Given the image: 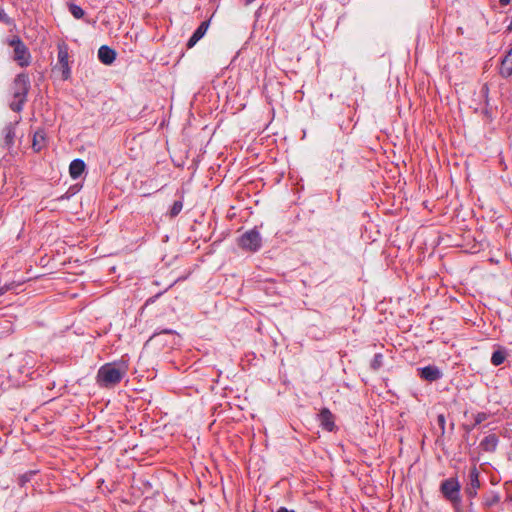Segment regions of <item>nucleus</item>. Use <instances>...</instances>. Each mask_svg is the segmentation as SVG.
<instances>
[{"label": "nucleus", "instance_id": "nucleus-20", "mask_svg": "<svg viewBox=\"0 0 512 512\" xmlns=\"http://www.w3.org/2000/svg\"><path fill=\"white\" fill-rule=\"evenodd\" d=\"M182 208H183V202L180 200L175 201L170 209V212H169L170 216L171 217L177 216L181 212Z\"/></svg>", "mask_w": 512, "mask_h": 512}, {"label": "nucleus", "instance_id": "nucleus-6", "mask_svg": "<svg viewBox=\"0 0 512 512\" xmlns=\"http://www.w3.org/2000/svg\"><path fill=\"white\" fill-rule=\"evenodd\" d=\"M440 490L444 497L451 502H458L460 500V484L455 478H449L441 483Z\"/></svg>", "mask_w": 512, "mask_h": 512}, {"label": "nucleus", "instance_id": "nucleus-28", "mask_svg": "<svg viewBox=\"0 0 512 512\" xmlns=\"http://www.w3.org/2000/svg\"><path fill=\"white\" fill-rule=\"evenodd\" d=\"M255 0H246V4H251L252 2H254Z\"/></svg>", "mask_w": 512, "mask_h": 512}, {"label": "nucleus", "instance_id": "nucleus-22", "mask_svg": "<svg viewBox=\"0 0 512 512\" xmlns=\"http://www.w3.org/2000/svg\"><path fill=\"white\" fill-rule=\"evenodd\" d=\"M0 22L6 25H12L13 20L6 14L5 10L0 7Z\"/></svg>", "mask_w": 512, "mask_h": 512}, {"label": "nucleus", "instance_id": "nucleus-18", "mask_svg": "<svg viewBox=\"0 0 512 512\" xmlns=\"http://www.w3.org/2000/svg\"><path fill=\"white\" fill-rule=\"evenodd\" d=\"M67 5L69 12L73 15L74 18L81 19L84 17L85 12L80 6L74 3H68Z\"/></svg>", "mask_w": 512, "mask_h": 512}, {"label": "nucleus", "instance_id": "nucleus-12", "mask_svg": "<svg viewBox=\"0 0 512 512\" xmlns=\"http://www.w3.org/2000/svg\"><path fill=\"white\" fill-rule=\"evenodd\" d=\"M209 25H210V21L207 20V21H203L198 26V28L195 30V32L193 33V35L190 37V39L187 42L188 48H192L193 46H195L196 43L204 37V35L206 34V32L209 28Z\"/></svg>", "mask_w": 512, "mask_h": 512}, {"label": "nucleus", "instance_id": "nucleus-3", "mask_svg": "<svg viewBox=\"0 0 512 512\" xmlns=\"http://www.w3.org/2000/svg\"><path fill=\"white\" fill-rule=\"evenodd\" d=\"M7 44L14 49L13 60L20 67H27L31 63V54L25 43L19 36H13L7 40Z\"/></svg>", "mask_w": 512, "mask_h": 512}, {"label": "nucleus", "instance_id": "nucleus-24", "mask_svg": "<svg viewBox=\"0 0 512 512\" xmlns=\"http://www.w3.org/2000/svg\"><path fill=\"white\" fill-rule=\"evenodd\" d=\"M500 498L497 494L492 495L490 498L485 500V505L491 507L499 502Z\"/></svg>", "mask_w": 512, "mask_h": 512}, {"label": "nucleus", "instance_id": "nucleus-13", "mask_svg": "<svg viewBox=\"0 0 512 512\" xmlns=\"http://www.w3.org/2000/svg\"><path fill=\"white\" fill-rule=\"evenodd\" d=\"M47 145V135L44 129H38L33 135L32 147L36 152L41 151Z\"/></svg>", "mask_w": 512, "mask_h": 512}, {"label": "nucleus", "instance_id": "nucleus-15", "mask_svg": "<svg viewBox=\"0 0 512 512\" xmlns=\"http://www.w3.org/2000/svg\"><path fill=\"white\" fill-rule=\"evenodd\" d=\"M86 164L82 159H74L69 166V173L73 179H78L85 171Z\"/></svg>", "mask_w": 512, "mask_h": 512}, {"label": "nucleus", "instance_id": "nucleus-14", "mask_svg": "<svg viewBox=\"0 0 512 512\" xmlns=\"http://www.w3.org/2000/svg\"><path fill=\"white\" fill-rule=\"evenodd\" d=\"M500 74L505 78L512 75V48L505 54L501 61Z\"/></svg>", "mask_w": 512, "mask_h": 512}, {"label": "nucleus", "instance_id": "nucleus-16", "mask_svg": "<svg viewBox=\"0 0 512 512\" xmlns=\"http://www.w3.org/2000/svg\"><path fill=\"white\" fill-rule=\"evenodd\" d=\"M498 444V438L494 434H490L484 438L481 442V445L484 446L486 450H495Z\"/></svg>", "mask_w": 512, "mask_h": 512}, {"label": "nucleus", "instance_id": "nucleus-11", "mask_svg": "<svg viewBox=\"0 0 512 512\" xmlns=\"http://www.w3.org/2000/svg\"><path fill=\"white\" fill-rule=\"evenodd\" d=\"M420 376L422 379L433 382L442 377V372L436 366H426L420 369Z\"/></svg>", "mask_w": 512, "mask_h": 512}, {"label": "nucleus", "instance_id": "nucleus-29", "mask_svg": "<svg viewBox=\"0 0 512 512\" xmlns=\"http://www.w3.org/2000/svg\"><path fill=\"white\" fill-rule=\"evenodd\" d=\"M69 198V195L61 196L59 199Z\"/></svg>", "mask_w": 512, "mask_h": 512}, {"label": "nucleus", "instance_id": "nucleus-1", "mask_svg": "<svg viewBox=\"0 0 512 512\" xmlns=\"http://www.w3.org/2000/svg\"><path fill=\"white\" fill-rule=\"evenodd\" d=\"M30 87V79L27 73L22 72L16 75L11 86L13 100L9 103V108L12 111L19 113L23 110Z\"/></svg>", "mask_w": 512, "mask_h": 512}, {"label": "nucleus", "instance_id": "nucleus-8", "mask_svg": "<svg viewBox=\"0 0 512 512\" xmlns=\"http://www.w3.org/2000/svg\"><path fill=\"white\" fill-rule=\"evenodd\" d=\"M19 123V120L15 121V123H8L7 125H5V127L3 128V137H4V147H6L7 149H10L13 144H14V140H15V137H16V125Z\"/></svg>", "mask_w": 512, "mask_h": 512}, {"label": "nucleus", "instance_id": "nucleus-26", "mask_svg": "<svg viewBox=\"0 0 512 512\" xmlns=\"http://www.w3.org/2000/svg\"><path fill=\"white\" fill-rule=\"evenodd\" d=\"M276 512H295L294 510H288L285 507H280Z\"/></svg>", "mask_w": 512, "mask_h": 512}, {"label": "nucleus", "instance_id": "nucleus-21", "mask_svg": "<svg viewBox=\"0 0 512 512\" xmlns=\"http://www.w3.org/2000/svg\"><path fill=\"white\" fill-rule=\"evenodd\" d=\"M383 364V356L382 354L378 353V354H375L372 361H371V367L374 369V370H377L379 369Z\"/></svg>", "mask_w": 512, "mask_h": 512}, {"label": "nucleus", "instance_id": "nucleus-23", "mask_svg": "<svg viewBox=\"0 0 512 512\" xmlns=\"http://www.w3.org/2000/svg\"><path fill=\"white\" fill-rule=\"evenodd\" d=\"M488 419V414L485 413V412H479L477 413L475 416H474V420H475V426L476 425H479L480 423L484 422L485 420Z\"/></svg>", "mask_w": 512, "mask_h": 512}, {"label": "nucleus", "instance_id": "nucleus-27", "mask_svg": "<svg viewBox=\"0 0 512 512\" xmlns=\"http://www.w3.org/2000/svg\"><path fill=\"white\" fill-rule=\"evenodd\" d=\"M499 2L502 6H507L511 2V0H499Z\"/></svg>", "mask_w": 512, "mask_h": 512}, {"label": "nucleus", "instance_id": "nucleus-17", "mask_svg": "<svg viewBox=\"0 0 512 512\" xmlns=\"http://www.w3.org/2000/svg\"><path fill=\"white\" fill-rule=\"evenodd\" d=\"M506 359V353L503 350H496L492 353L491 363L494 366L501 365Z\"/></svg>", "mask_w": 512, "mask_h": 512}, {"label": "nucleus", "instance_id": "nucleus-19", "mask_svg": "<svg viewBox=\"0 0 512 512\" xmlns=\"http://www.w3.org/2000/svg\"><path fill=\"white\" fill-rule=\"evenodd\" d=\"M20 286V283H16L15 281L6 282L0 286V296L4 295L6 292L15 290Z\"/></svg>", "mask_w": 512, "mask_h": 512}, {"label": "nucleus", "instance_id": "nucleus-4", "mask_svg": "<svg viewBox=\"0 0 512 512\" xmlns=\"http://www.w3.org/2000/svg\"><path fill=\"white\" fill-rule=\"evenodd\" d=\"M238 245L243 250L256 252L262 246V237L257 229H251L238 238Z\"/></svg>", "mask_w": 512, "mask_h": 512}, {"label": "nucleus", "instance_id": "nucleus-7", "mask_svg": "<svg viewBox=\"0 0 512 512\" xmlns=\"http://www.w3.org/2000/svg\"><path fill=\"white\" fill-rule=\"evenodd\" d=\"M469 484L466 487V494L474 498L477 495V490L480 487V481H479V472L476 467H473L469 474Z\"/></svg>", "mask_w": 512, "mask_h": 512}, {"label": "nucleus", "instance_id": "nucleus-10", "mask_svg": "<svg viewBox=\"0 0 512 512\" xmlns=\"http://www.w3.org/2000/svg\"><path fill=\"white\" fill-rule=\"evenodd\" d=\"M116 51L107 45L98 49V59L105 65H111L116 59Z\"/></svg>", "mask_w": 512, "mask_h": 512}, {"label": "nucleus", "instance_id": "nucleus-5", "mask_svg": "<svg viewBox=\"0 0 512 512\" xmlns=\"http://www.w3.org/2000/svg\"><path fill=\"white\" fill-rule=\"evenodd\" d=\"M58 55H57V65L56 68L61 71L62 79L67 80L71 76V69L69 66V53L68 46L64 42L59 43L58 46Z\"/></svg>", "mask_w": 512, "mask_h": 512}, {"label": "nucleus", "instance_id": "nucleus-30", "mask_svg": "<svg viewBox=\"0 0 512 512\" xmlns=\"http://www.w3.org/2000/svg\"><path fill=\"white\" fill-rule=\"evenodd\" d=\"M164 332L165 333H171L172 331L171 330H165Z\"/></svg>", "mask_w": 512, "mask_h": 512}, {"label": "nucleus", "instance_id": "nucleus-25", "mask_svg": "<svg viewBox=\"0 0 512 512\" xmlns=\"http://www.w3.org/2000/svg\"><path fill=\"white\" fill-rule=\"evenodd\" d=\"M437 422L441 429L442 434H444L445 433V423H446L445 416L443 414H439L437 416Z\"/></svg>", "mask_w": 512, "mask_h": 512}, {"label": "nucleus", "instance_id": "nucleus-2", "mask_svg": "<svg viewBox=\"0 0 512 512\" xmlns=\"http://www.w3.org/2000/svg\"><path fill=\"white\" fill-rule=\"evenodd\" d=\"M126 374L122 364L107 363L98 370V384L105 388L116 386Z\"/></svg>", "mask_w": 512, "mask_h": 512}, {"label": "nucleus", "instance_id": "nucleus-9", "mask_svg": "<svg viewBox=\"0 0 512 512\" xmlns=\"http://www.w3.org/2000/svg\"><path fill=\"white\" fill-rule=\"evenodd\" d=\"M318 417H319L320 425L322 426L323 429H325L329 432L333 431V429L335 427L334 416L329 409L323 408L320 411Z\"/></svg>", "mask_w": 512, "mask_h": 512}]
</instances>
